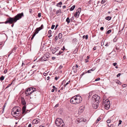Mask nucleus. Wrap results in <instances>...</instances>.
<instances>
[{
  "label": "nucleus",
  "instance_id": "obj_56",
  "mask_svg": "<svg viewBox=\"0 0 127 127\" xmlns=\"http://www.w3.org/2000/svg\"><path fill=\"white\" fill-rule=\"evenodd\" d=\"M7 72V70H5L4 71V73H5H5H6Z\"/></svg>",
  "mask_w": 127,
  "mask_h": 127
},
{
  "label": "nucleus",
  "instance_id": "obj_22",
  "mask_svg": "<svg viewBox=\"0 0 127 127\" xmlns=\"http://www.w3.org/2000/svg\"><path fill=\"white\" fill-rule=\"evenodd\" d=\"M51 52L53 54H54L56 52V48H54L51 50Z\"/></svg>",
  "mask_w": 127,
  "mask_h": 127
},
{
  "label": "nucleus",
  "instance_id": "obj_52",
  "mask_svg": "<svg viewBox=\"0 0 127 127\" xmlns=\"http://www.w3.org/2000/svg\"><path fill=\"white\" fill-rule=\"evenodd\" d=\"M86 72L87 73H91V71L90 70H88Z\"/></svg>",
  "mask_w": 127,
  "mask_h": 127
},
{
  "label": "nucleus",
  "instance_id": "obj_36",
  "mask_svg": "<svg viewBox=\"0 0 127 127\" xmlns=\"http://www.w3.org/2000/svg\"><path fill=\"white\" fill-rule=\"evenodd\" d=\"M100 120L101 118H99V117H98L96 120V123H97L98 121H99Z\"/></svg>",
  "mask_w": 127,
  "mask_h": 127
},
{
  "label": "nucleus",
  "instance_id": "obj_62",
  "mask_svg": "<svg viewBox=\"0 0 127 127\" xmlns=\"http://www.w3.org/2000/svg\"><path fill=\"white\" fill-rule=\"evenodd\" d=\"M66 7V6L65 5L63 6V8H65Z\"/></svg>",
  "mask_w": 127,
  "mask_h": 127
},
{
  "label": "nucleus",
  "instance_id": "obj_21",
  "mask_svg": "<svg viewBox=\"0 0 127 127\" xmlns=\"http://www.w3.org/2000/svg\"><path fill=\"white\" fill-rule=\"evenodd\" d=\"M61 10L59 9L58 11L56 12V14H58V15H59L60 14H61Z\"/></svg>",
  "mask_w": 127,
  "mask_h": 127
},
{
  "label": "nucleus",
  "instance_id": "obj_50",
  "mask_svg": "<svg viewBox=\"0 0 127 127\" xmlns=\"http://www.w3.org/2000/svg\"><path fill=\"white\" fill-rule=\"evenodd\" d=\"M63 66L62 65H60L59 67L58 68V69H60L62 68V67Z\"/></svg>",
  "mask_w": 127,
  "mask_h": 127
},
{
  "label": "nucleus",
  "instance_id": "obj_49",
  "mask_svg": "<svg viewBox=\"0 0 127 127\" xmlns=\"http://www.w3.org/2000/svg\"><path fill=\"white\" fill-rule=\"evenodd\" d=\"M38 17H40L41 16V14L40 13H39L38 15Z\"/></svg>",
  "mask_w": 127,
  "mask_h": 127
},
{
  "label": "nucleus",
  "instance_id": "obj_45",
  "mask_svg": "<svg viewBox=\"0 0 127 127\" xmlns=\"http://www.w3.org/2000/svg\"><path fill=\"white\" fill-rule=\"evenodd\" d=\"M100 30L101 31H102L103 30H104V28L103 27H101L100 28Z\"/></svg>",
  "mask_w": 127,
  "mask_h": 127
},
{
  "label": "nucleus",
  "instance_id": "obj_31",
  "mask_svg": "<svg viewBox=\"0 0 127 127\" xmlns=\"http://www.w3.org/2000/svg\"><path fill=\"white\" fill-rule=\"evenodd\" d=\"M4 77L3 76H1L0 78V79L1 81H2L4 80Z\"/></svg>",
  "mask_w": 127,
  "mask_h": 127
},
{
  "label": "nucleus",
  "instance_id": "obj_54",
  "mask_svg": "<svg viewBox=\"0 0 127 127\" xmlns=\"http://www.w3.org/2000/svg\"><path fill=\"white\" fill-rule=\"evenodd\" d=\"M88 62V60L87 59H86L85 60V62L87 63Z\"/></svg>",
  "mask_w": 127,
  "mask_h": 127
},
{
  "label": "nucleus",
  "instance_id": "obj_38",
  "mask_svg": "<svg viewBox=\"0 0 127 127\" xmlns=\"http://www.w3.org/2000/svg\"><path fill=\"white\" fill-rule=\"evenodd\" d=\"M122 122V121L121 120H119V123H118V125L119 126V125L121 124Z\"/></svg>",
  "mask_w": 127,
  "mask_h": 127
},
{
  "label": "nucleus",
  "instance_id": "obj_32",
  "mask_svg": "<svg viewBox=\"0 0 127 127\" xmlns=\"http://www.w3.org/2000/svg\"><path fill=\"white\" fill-rule=\"evenodd\" d=\"M106 2V1L105 0H102L101 1V3L102 4H104Z\"/></svg>",
  "mask_w": 127,
  "mask_h": 127
},
{
  "label": "nucleus",
  "instance_id": "obj_18",
  "mask_svg": "<svg viewBox=\"0 0 127 127\" xmlns=\"http://www.w3.org/2000/svg\"><path fill=\"white\" fill-rule=\"evenodd\" d=\"M62 4V2H60L58 3H57V5H56V6H57V7H61V5Z\"/></svg>",
  "mask_w": 127,
  "mask_h": 127
},
{
  "label": "nucleus",
  "instance_id": "obj_25",
  "mask_svg": "<svg viewBox=\"0 0 127 127\" xmlns=\"http://www.w3.org/2000/svg\"><path fill=\"white\" fill-rule=\"evenodd\" d=\"M85 38L86 39H88V35H86V36L84 35L83 36V39H84Z\"/></svg>",
  "mask_w": 127,
  "mask_h": 127
},
{
  "label": "nucleus",
  "instance_id": "obj_42",
  "mask_svg": "<svg viewBox=\"0 0 127 127\" xmlns=\"http://www.w3.org/2000/svg\"><path fill=\"white\" fill-rule=\"evenodd\" d=\"M100 79V78H97L95 80V81H97L99 80Z\"/></svg>",
  "mask_w": 127,
  "mask_h": 127
},
{
  "label": "nucleus",
  "instance_id": "obj_17",
  "mask_svg": "<svg viewBox=\"0 0 127 127\" xmlns=\"http://www.w3.org/2000/svg\"><path fill=\"white\" fill-rule=\"evenodd\" d=\"M51 30H50L48 31V35L49 37L52 36V35H51Z\"/></svg>",
  "mask_w": 127,
  "mask_h": 127
},
{
  "label": "nucleus",
  "instance_id": "obj_64",
  "mask_svg": "<svg viewBox=\"0 0 127 127\" xmlns=\"http://www.w3.org/2000/svg\"><path fill=\"white\" fill-rule=\"evenodd\" d=\"M96 49V47H94L93 48V49L94 50H95Z\"/></svg>",
  "mask_w": 127,
  "mask_h": 127
},
{
  "label": "nucleus",
  "instance_id": "obj_28",
  "mask_svg": "<svg viewBox=\"0 0 127 127\" xmlns=\"http://www.w3.org/2000/svg\"><path fill=\"white\" fill-rule=\"evenodd\" d=\"M53 89L52 90L51 92H54V90H56V87L55 86H53Z\"/></svg>",
  "mask_w": 127,
  "mask_h": 127
},
{
  "label": "nucleus",
  "instance_id": "obj_57",
  "mask_svg": "<svg viewBox=\"0 0 127 127\" xmlns=\"http://www.w3.org/2000/svg\"><path fill=\"white\" fill-rule=\"evenodd\" d=\"M114 125H111L109 127H114Z\"/></svg>",
  "mask_w": 127,
  "mask_h": 127
},
{
  "label": "nucleus",
  "instance_id": "obj_11",
  "mask_svg": "<svg viewBox=\"0 0 127 127\" xmlns=\"http://www.w3.org/2000/svg\"><path fill=\"white\" fill-rule=\"evenodd\" d=\"M39 119H35L32 121V124H37L39 121Z\"/></svg>",
  "mask_w": 127,
  "mask_h": 127
},
{
  "label": "nucleus",
  "instance_id": "obj_59",
  "mask_svg": "<svg viewBox=\"0 0 127 127\" xmlns=\"http://www.w3.org/2000/svg\"><path fill=\"white\" fill-rule=\"evenodd\" d=\"M100 60V59H98V60H97L96 61V62L97 63H98L99 61Z\"/></svg>",
  "mask_w": 127,
  "mask_h": 127
},
{
  "label": "nucleus",
  "instance_id": "obj_27",
  "mask_svg": "<svg viewBox=\"0 0 127 127\" xmlns=\"http://www.w3.org/2000/svg\"><path fill=\"white\" fill-rule=\"evenodd\" d=\"M58 37L59 39H61L62 37V34L61 33H59L58 35Z\"/></svg>",
  "mask_w": 127,
  "mask_h": 127
},
{
  "label": "nucleus",
  "instance_id": "obj_51",
  "mask_svg": "<svg viewBox=\"0 0 127 127\" xmlns=\"http://www.w3.org/2000/svg\"><path fill=\"white\" fill-rule=\"evenodd\" d=\"M107 122L108 123H110L111 122L110 120H108L107 121Z\"/></svg>",
  "mask_w": 127,
  "mask_h": 127
},
{
  "label": "nucleus",
  "instance_id": "obj_5",
  "mask_svg": "<svg viewBox=\"0 0 127 127\" xmlns=\"http://www.w3.org/2000/svg\"><path fill=\"white\" fill-rule=\"evenodd\" d=\"M99 99L100 97L96 94H95L93 96V100L95 101V102L96 103H99Z\"/></svg>",
  "mask_w": 127,
  "mask_h": 127
},
{
  "label": "nucleus",
  "instance_id": "obj_40",
  "mask_svg": "<svg viewBox=\"0 0 127 127\" xmlns=\"http://www.w3.org/2000/svg\"><path fill=\"white\" fill-rule=\"evenodd\" d=\"M116 83H117V84H120V83H121V82H120V81H117L116 82Z\"/></svg>",
  "mask_w": 127,
  "mask_h": 127
},
{
  "label": "nucleus",
  "instance_id": "obj_7",
  "mask_svg": "<svg viewBox=\"0 0 127 127\" xmlns=\"http://www.w3.org/2000/svg\"><path fill=\"white\" fill-rule=\"evenodd\" d=\"M11 114L12 115L16 117V116H19L20 115L21 112L19 111H18L17 112H17H11Z\"/></svg>",
  "mask_w": 127,
  "mask_h": 127
},
{
  "label": "nucleus",
  "instance_id": "obj_20",
  "mask_svg": "<svg viewBox=\"0 0 127 127\" xmlns=\"http://www.w3.org/2000/svg\"><path fill=\"white\" fill-rule=\"evenodd\" d=\"M105 19L106 20H110L111 19V17L110 16H108L106 17L105 18Z\"/></svg>",
  "mask_w": 127,
  "mask_h": 127
},
{
  "label": "nucleus",
  "instance_id": "obj_44",
  "mask_svg": "<svg viewBox=\"0 0 127 127\" xmlns=\"http://www.w3.org/2000/svg\"><path fill=\"white\" fill-rule=\"evenodd\" d=\"M3 45H2L1 44H0V49H1Z\"/></svg>",
  "mask_w": 127,
  "mask_h": 127
},
{
  "label": "nucleus",
  "instance_id": "obj_13",
  "mask_svg": "<svg viewBox=\"0 0 127 127\" xmlns=\"http://www.w3.org/2000/svg\"><path fill=\"white\" fill-rule=\"evenodd\" d=\"M98 103L95 102V104L93 105V107L94 109H97L98 106Z\"/></svg>",
  "mask_w": 127,
  "mask_h": 127
},
{
  "label": "nucleus",
  "instance_id": "obj_29",
  "mask_svg": "<svg viewBox=\"0 0 127 127\" xmlns=\"http://www.w3.org/2000/svg\"><path fill=\"white\" fill-rule=\"evenodd\" d=\"M63 53V51H59V52L58 53H57V54L56 55L57 56L59 55H60L61 53Z\"/></svg>",
  "mask_w": 127,
  "mask_h": 127
},
{
  "label": "nucleus",
  "instance_id": "obj_10",
  "mask_svg": "<svg viewBox=\"0 0 127 127\" xmlns=\"http://www.w3.org/2000/svg\"><path fill=\"white\" fill-rule=\"evenodd\" d=\"M12 112H14V111L16 112H17V111L18 112V111H20V108L18 107H15L14 108L12 109Z\"/></svg>",
  "mask_w": 127,
  "mask_h": 127
},
{
  "label": "nucleus",
  "instance_id": "obj_58",
  "mask_svg": "<svg viewBox=\"0 0 127 127\" xmlns=\"http://www.w3.org/2000/svg\"><path fill=\"white\" fill-rule=\"evenodd\" d=\"M59 49V47H56V51Z\"/></svg>",
  "mask_w": 127,
  "mask_h": 127
},
{
  "label": "nucleus",
  "instance_id": "obj_33",
  "mask_svg": "<svg viewBox=\"0 0 127 127\" xmlns=\"http://www.w3.org/2000/svg\"><path fill=\"white\" fill-rule=\"evenodd\" d=\"M111 32V30H110L107 32L106 33L107 34H109V33H110Z\"/></svg>",
  "mask_w": 127,
  "mask_h": 127
},
{
  "label": "nucleus",
  "instance_id": "obj_19",
  "mask_svg": "<svg viewBox=\"0 0 127 127\" xmlns=\"http://www.w3.org/2000/svg\"><path fill=\"white\" fill-rule=\"evenodd\" d=\"M75 7V5H73L70 8V11H72L74 10Z\"/></svg>",
  "mask_w": 127,
  "mask_h": 127
},
{
  "label": "nucleus",
  "instance_id": "obj_61",
  "mask_svg": "<svg viewBox=\"0 0 127 127\" xmlns=\"http://www.w3.org/2000/svg\"><path fill=\"white\" fill-rule=\"evenodd\" d=\"M50 78V77L49 76H48L47 78V80H49Z\"/></svg>",
  "mask_w": 127,
  "mask_h": 127
},
{
  "label": "nucleus",
  "instance_id": "obj_14",
  "mask_svg": "<svg viewBox=\"0 0 127 127\" xmlns=\"http://www.w3.org/2000/svg\"><path fill=\"white\" fill-rule=\"evenodd\" d=\"M26 105H24L22 109V114H24V113L26 112Z\"/></svg>",
  "mask_w": 127,
  "mask_h": 127
},
{
  "label": "nucleus",
  "instance_id": "obj_1",
  "mask_svg": "<svg viewBox=\"0 0 127 127\" xmlns=\"http://www.w3.org/2000/svg\"><path fill=\"white\" fill-rule=\"evenodd\" d=\"M24 16V14L23 12L18 14L14 18L9 17L7 18L5 23L6 24L8 23L10 24H13V22H16L17 20L21 19L22 17Z\"/></svg>",
  "mask_w": 127,
  "mask_h": 127
},
{
  "label": "nucleus",
  "instance_id": "obj_15",
  "mask_svg": "<svg viewBox=\"0 0 127 127\" xmlns=\"http://www.w3.org/2000/svg\"><path fill=\"white\" fill-rule=\"evenodd\" d=\"M104 105L105 108L107 110L110 107L109 104H104Z\"/></svg>",
  "mask_w": 127,
  "mask_h": 127
},
{
  "label": "nucleus",
  "instance_id": "obj_60",
  "mask_svg": "<svg viewBox=\"0 0 127 127\" xmlns=\"http://www.w3.org/2000/svg\"><path fill=\"white\" fill-rule=\"evenodd\" d=\"M61 49L63 50H64L65 49V48L64 46H63V48H62Z\"/></svg>",
  "mask_w": 127,
  "mask_h": 127
},
{
  "label": "nucleus",
  "instance_id": "obj_48",
  "mask_svg": "<svg viewBox=\"0 0 127 127\" xmlns=\"http://www.w3.org/2000/svg\"><path fill=\"white\" fill-rule=\"evenodd\" d=\"M117 64V63H114L113 64V65L114 66H115Z\"/></svg>",
  "mask_w": 127,
  "mask_h": 127
},
{
  "label": "nucleus",
  "instance_id": "obj_35",
  "mask_svg": "<svg viewBox=\"0 0 127 127\" xmlns=\"http://www.w3.org/2000/svg\"><path fill=\"white\" fill-rule=\"evenodd\" d=\"M115 48H116V49L117 50V51L118 50L120 49L119 47H118L116 45L115 46Z\"/></svg>",
  "mask_w": 127,
  "mask_h": 127
},
{
  "label": "nucleus",
  "instance_id": "obj_30",
  "mask_svg": "<svg viewBox=\"0 0 127 127\" xmlns=\"http://www.w3.org/2000/svg\"><path fill=\"white\" fill-rule=\"evenodd\" d=\"M92 92H90L88 94H87V95H89V96H88V97H89V98L91 96V95H92Z\"/></svg>",
  "mask_w": 127,
  "mask_h": 127
},
{
  "label": "nucleus",
  "instance_id": "obj_23",
  "mask_svg": "<svg viewBox=\"0 0 127 127\" xmlns=\"http://www.w3.org/2000/svg\"><path fill=\"white\" fill-rule=\"evenodd\" d=\"M26 102L25 100H22V104L24 105H25L26 104Z\"/></svg>",
  "mask_w": 127,
  "mask_h": 127
},
{
  "label": "nucleus",
  "instance_id": "obj_26",
  "mask_svg": "<svg viewBox=\"0 0 127 127\" xmlns=\"http://www.w3.org/2000/svg\"><path fill=\"white\" fill-rule=\"evenodd\" d=\"M66 22H67L68 24L70 22V20L68 17H67L66 20Z\"/></svg>",
  "mask_w": 127,
  "mask_h": 127
},
{
  "label": "nucleus",
  "instance_id": "obj_4",
  "mask_svg": "<svg viewBox=\"0 0 127 127\" xmlns=\"http://www.w3.org/2000/svg\"><path fill=\"white\" fill-rule=\"evenodd\" d=\"M43 24H42L40 27L36 28L35 30V32L32 35V37L31 39L32 40L33 39L36 34L38 33L39 31L43 29Z\"/></svg>",
  "mask_w": 127,
  "mask_h": 127
},
{
  "label": "nucleus",
  "instance_id": "obj_41",
  "mask_svg": "<svg viewBox=\"0 0 127 127\" xmlns=\"http://www.w3.org/2000/svg\"><path fill=\"white\" fill-rule=\"evenodd\" d=\"M95 68H93L92 69L90 70L91 71H93L94 70H95Z\"/></svg>",
  "mask_w": 127,
  "mask_h": 127
},
{
  "label": "nucleus",
  "instance_id": "obj_6",
  "mask_svg": "<svg viewBox=\"0 0 127 127\" xmlns=\"http://www.w3.org/2000/svg\"><path fill=\"white\" fill-rule=\"evenodd\" d=\"M75 96L76 104H78L80 103L82 100V97L78 95H75Z\"/></svg>",
  "mask_w": 127,
  "mask_h": 127
},
{
  "label": "nucleus",
  "instance_id": "obj_9",
  "mask_svg": "<svg viewBox=\"0 0 127 127\" xmlns=\"http://www.w3.org/2000/svg\"><path fill=\"white\" fill-rule=\"evenodd\" d=\"M70 102L71 103L76 104L75 103V96H74L72 97L70 100Z\"/></svg>",
  "mask_w": 127,
  "mask_h": 127
},
{
  "label": "nucleus",
  "instance_id": "obj_34",
  "mask_svg": "<svg viewBox=\"0 0 127 127\" xmlns=\"http://www.w3.org/2000/svg\"><path fill=\"white\" fill-rule=\"evenodd\" d=\"M6 103L5 104H4V105H3V108H2V110H3V111H2V112H3V111H4V109L5 108L6 106Z\"/></svg>",
  "mask_w": 127,
  "mask_h": 127
},
{
  "label": "nucleus",
  "instance_id": "obj_8",
  "mask_svg": "<svg viewBox=\"0 0 127 127\" xmlns=\"http://www.w3.org/2000/svg\"><path fill=\"white\" fill-rule=\"evenodd\" d=\"M81 8H79L77 9V10L76 12L74 15L75 17L77 18H78L79 17V15L80 14V13L81 11Z\"/></svg>",
  "mask_w": 127,
  "mask_h": 127
},
{
  "label": "nucleus",
  "instance_id": "obj_2",
  "mask_svg": "<svg viewBox=\"0 0 127 127\" xmlns=\"http://www.w3.org/2000/svg\"><path fill=\"white\" fill-rule=\"evenodd\" d=\"M56 126L58 127H65V125L63 120L60 118L56 119Z\"/></svg>",
  "mask_w": 127,
  "mask_h": 127
},
{
  "label": "nucleus",
  "instance_id": "obj_43",
  "mask_svg": "<svg viewBox=\"0 0 127 127\" xmlns=\"http://www.w3.org/2000/svg\"><path fill=\"white\" fill-rule=\"evenodd\" d=\"M29 12L30 13H31L32 12V9H29Z\"/></svg>",
  "mask_w": 127,
  "mask_h": 127
},
{
  "label": "nucleus",
  "instance_id": "obj_46",
  "mask_svg": "<svg viewBox=\"0 0 127 127\" xmlns=\"http://www.w3.org/2000/svg\"><path fill=\"white\" fill-rule=\"evenodd\" d=\"M108 43H106V44L105 45V46L107 47L109 45V44H108Z\"/></svg>",
  "mask_w": 127,
  "mask_h": 127
},
{
  "label": "nucleus",
  "instance_id": "obj_12",
  "mask_svg": "<svg viewBox=\"0 0 127 127\" xmlns=\"http://www.w3.org/2000/svg\"><path fill=\"white\" fill-rule=\"evenodd\" d=\"M48 57H47L46 54H45L44 56L41 58V60L42 61H46L48 59Z\"/></svg>",
  "mask_w": 127,
  "mask_h": 127
},
{
  "label": "nucleus",
  "instance_id": "obj_37",
  "mask_svg": "<svg viewBox=\"0 0 127 127\" xmlns=\"http://www.w3.org/2000/svg\"><path fill=\"white\" fill-rule=\"evenodd\" d=\"M55 26V25H52L51 27V29H53L54 28Z\"/></svg>",
  "mask_w": 127,
  "mask_h": 127
},
{
  "label": "nucleus",
  "instance_id": "obj_39",
  "mask_svg": "<svg viewBox=\"0 0 127 127\" xmlns=\"http://www.w3.org/2000/svg\"><path fill=\"white\" fill-rule=\"evenodd\" d=\"M12 83H11V84H8L7 85V86L6 87V88H8L10 86H11L12 85Z\"/></svg>",
  "mask_w": 127,
  "mask_h": 127
},
{
  "label": "nucleus",
  "instance_id": "obj_24",
  "mask_svg": "<svg viewBox=\"0 0 127 127\" xmlns=\"http://www.w3.org/2000/svg\"><path fill=\"white\" fill-rule=\"evenodd\" d=\"M78 51V48H76L74 50L73 52V53L74 54L76 53Z\"/></svg>",
  "mask_w": 127,
  "mask_h": 127
},
{
  "label": "nucleus",
  "instance_id": "obj_55",
  "mask_svg": "<svg viewBox=\"0 0 127 127\" xmlns=\"http://www.w3.org/2000/svg\"><path fill=\"white\" fill-rule=\"evenodd\" d=\"M32 125L31 124H30L28 125V127H31Z\"/></svg>",
  "mask_w": 127,
  "mask_h": 127
},
{
  "label": "nucleus",
  "instance_id": "obj_16",
  "mask_svg": "<svg viewBox=\"0 0 127 127\" xmlns=\"http://www.w3.org/2000/svg\"><path fill=\"white\" fill-rule=\"evenodd\" d=\"M110 101L108 100H105L104 104H109Z\"/></svg>",
  "mask_w": 127,
  "mask_h": 127
},
{
  "label": "nucleus",
  "instance_id": "obj_53",
  "mask_svg": "<svg viewBox=\"0 0 127 127\" xmlns=\"http://www.w3.org/2000/svg\"><path fill=\"white\" fill-rule=\"evenodd\" d=\"M69 83H68V82H67L66 84H65L64 86L65 87L67 85H68V84Z\"/></svg>",
  "mask_w": 127,
  "mask_h": 127
},
{
  "label": "nucleus",
  "instance_id": "obj_47",
  "mask_svg": "<svg viewBox=\"0 0 127 127\" xmlns=\"http://www.w3.org/2000/svg\"><path fill=\"white\" fill-rule=\"evenodd\" d=\"M121 74L120 73H119L117 74V77H119V76Z\"/></svg>",
  "mask_w": 127,
  "mask_h": 127
},
{
  "label": "nucleus",
  "instance_id": "obj_63",
  "mask_svg": "<svg viewBox=\"0 0 127 127\" xmlns=\"http://www.w3.org/2000/svg\"><path fill=\"white\" fill-rule=\"evenodd\" d=\"M73 19H74L73 17H72L71 18V20L72 21L73 20Z\"/></svg>",
  "mask_w": 127,
  "mask_h": 127
},
{
  "label": "nucleus",
  "instance_id": "obj_3",
  "mask_svg": "<svg viewBox=\"0 0 127 127\" xmlns=\"http://www.w3.org/2000/svg\"><path fill=\"white\" fill-rule=\"evenodd\" d=\"M36 90V89L35 88L30 87L26 90L25 94L26 95V96H28L30 95L33 92L35 91Z\"/></svg>",
  "mask_w": 127,
  "mask_h": 127
}]
</instances>
